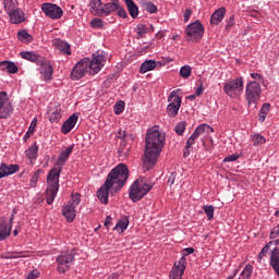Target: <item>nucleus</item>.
Masks as SVG:
<instances>
[{
	"label": "nucleus",
	"mask_w": 279,
	"mask_h": 279,
	"mask_svg": "<svg viewBox=\"0 0 279 279\" xmlns=\"http://www.w3.org/2000/svg\"><path fill=\"white\" fill-rule=\"evenodd\" d=\"M107 58L106 51L98 50L92 54V59H81L71 71V80L77 82V80H82L87 73H89V75H97V73L104 69Z\"/></svg>",
	"instance_id": "nucleus-1"
},
{
	"label": "nucleus",
	"mask_w": 279,
	"mask_h": 279,
	"mask_svg": "<svg viewBox=\"0 0 279 279\" xmlns=\"http://www.w3.org/2000/svg\"><path fill=\"white\" fill-rule=\"evenodd\" d=\"M165 147V135L156 128L148 129L145 137L144 165L151 169L158 162L160 153Z\"/></svg>",
	"instance_id": "nucleus-2"
},
{
	"label": "nucleus",
	"mask_w": 279,
	"mask_h": 279,
	"mask_svg": "<svg viewBox=\"0 0 279 279\" xmlns=\"http://www.w3.org/2000/svg\"><path fill=\"white\" fill-rule=\"evenodd\" d=\"M130 178V169L125 163H119L107 175L106 181L114 187V193H119L125 186Z\"/></svg>",
	"instance_id": "nucleus-3"
},
{
	"label": "nucleus",
	"mask_w": 279,
	"mask_h": 279,
	"mask_svg": "<svg viewBox=\"0 0 279 279\" xmlns=\"http://www.w3.org/2000/svg\"><path fill=\"white\" fill-rule=\"evenodd\" d=\"M75 256H77V248L75 247L61 251L56 258L58 274H65L69 271L75 263Z\"/></svg>",
	"instance_id": "nucleus-4"
},
{
	"label": "nucleus",
	"mask_w": 279,
	"mask_h": 279,
	"mask_svg": "<svg viewBox=\"0 0 279 279\" xmlns=\"http://www.w3.org/2000/svg\"><path fill=\"white\" fill-rule=\"evenodd\" d=\"M82 202V195L80 193H75L71 195V199L68 202L66 205L62 207V215L65 217L68 223H73L75 218L77 217V206Z\"/></svg>",
	"instance_id": "nucleus-5"
},
{
	"label": "nucleus",
	"mask_w": 279,
	"mask_h": 279,
	"mask_svg": "<svg viewBox=\"0 0 279 279\" xmlns=\"http://www.w3.org/2000/svg\"><path fill=\"white\" fill-rule=\"evenodd\" d=\"M154 189V184L151 183H143L140 184L138 180L134 181L133 184L130 186L129 190V197L133 204H136V202H141L149 191Z\"/></svg>",
	"instance_id": "nucleus-6"
},
{
	"label": "nucleus",
	"mask_w": 279,
	"mask_h": 279,
	"mask_svg": "<svg viewBox=\"0 0 279 279\" xmlns=\"http://www.w3.org/2000/svg\"><path fill=\"white\" fill-rule=\"evenodd\" d=\"M260 95H263V88L258 82H248L245 87V99L248 106L258 104L260 101Z\"/></svg>",
	"instance_id": "nucleus-7"
},
{
	"label": "nucleus",
	"mask_w": 279,
	"mask_h": 279,
	"mask_svg": "<svg viewBox=\"0 0 279 279\" xmlns=\"http://www.w3.org/2000/svg\"><path fill=\"white\" fill-rule=\"evenodd\" d=\"M243 76L233 78L223 84V93L228 95V97H236L239 93H243Z\"/></svg>",
	"instance_id": "nucleus-8"
},
{
	"label": "nucleus",
	"mask_w": 279,
	"mask_h": 279,
	"mask_svg": "<svg viewBox=\"0 0 279 279\" xmlns=\"http://www.w3.org/2000/svg\"><path fill=\"white\" fill-rule=\"evenodd\" d=\"M168 101L170 102L167 106L168 116L178 117V112H180V108L182 106V97L178 96V90H172L170 93Z\"/></svg>",
	"instance_id": "nucleus-9"
},
{
	"label": "nucleus",
	"mask_w": 279,
	"mask_h": 279,
	"mask_svg": "<svg viewBox=\"0 0 279 279\" xmlns=\"http://www.w3.org/2000/svg\"><path fill=\"white\" fill-rule=\"evenodd\" d=\"M8 101V92H0V119H8L12 117V112H14L12 102Z\"/></svg>",
	"instance_id": "nucleus-10"
},
{
	"label": "nucleus",
	"mask_w": 279,
	"mask_h": 279,
	"mask_svg": "<svg viewBox=\"0 0 279 279\" xmlns=\"http://www.w3.org/2000/svg\"><path fill=\"white\" fill-rule=\"evenodd\" d=\"M119 192H114V187L110 184V181H105V183L97 191V197L100 203L105 206L108 205V197L117 195Z\"/></svg>",
	"instance_id": "nucleus-11"
},
{
	"label": "nucleus",
	"mask_w": 279,
	"mask_h": 279,
	"mask_svg": "<svg viewBox=\"0 0 279 279\" xmlns=\"http://www.w3.org/2000/svg\"><path fill=\"white\" fill-rule=\"evenodd\" d=\"M41 10L46 16L52 20L62 19V8L58 7L57 4L46 2L41 5Z\"/></svg>",
	"instance_id": "nucleus-12"
},
{
	"label": "nucleus",
	"mask_w": 279,
	"mask_h": 279,
	"mask_svg": "<svg viewBox=\"0 0 279 279\" xmlns=\"http://www.w3.org/2000/svg\"><path fill=\"white\" fill-rule=\"evenodd\" d=\"M186 270V257L182 256L178 262H174L170 271V278L182 279L184 271Z\"/></svg>",
	"instance_id": "nucleus-13"
},
{
	"label": "nucleus",
	"mask_w": 279,
	"mask_h": 279,
	"mask_svg": "<svg viewBox=\"0 0 279 279\" xmlns=\"http://www.w3.org/2000/svg\"><path fill=\"white\" fill-rule=\"evenodd\" d=\"M62 173V167L57 166L49 170L47 175V186L60 187V174Z\"/></svg>",
	"instance_id": "nucleus-14"
},
{
	"label": "nucleus",
	"mask_w": 279,
	"mask_h": 279,
	"mask_svg": "<svg viewBox=\"0 0 279 279\" xmlns=\"http://www.w3.org/2000/svg\"><path fill=\"white\" fill-rule=\"evenodd\" d=\"M37 66H41L43 70L40 73L43 74L45 82H51V80H53V65L51 64V61L44 57L43 62Z\"/></svg>",
	"instance_id": "nucleus-15"
},
{
	"label": "nucleus",
	"mask_w": 279,
	"mask_h": 279,
	"mask_svg": "<svg viewBox=\"0 0 279 279\" xmlns=\"http://www.w3.org/2000/svg\"><path fill=\"white\" fill-rule=\"evenodd\" d=\"M21 166L19 165H8L2 162L0 165V180L3 178H8V175H14V173H19Z\"/></svg>",
	"instance_id": "nucleus-16"
},
{
	"label": "nucleus",
	"mask_w": 279,
	"mask_h": 279,
	"mask_svg": "<svg viewBox=\"0 0 279 279\" xmlns=\"http://www.w3.org/2000/svg\"><path fill=\"white\" fill-rule=\"evenodd\" d=\"M80 119L78 113H73L72 116L66 119L62 126H61V132L62 134H69L73 128H75V124L77 123V120Z\"/></svg>",
	"instance_id": "nucleus-17"
},
{
	"label": "nucleus",
	"mask_w": 279,
	"mask_h": 279,
	"mask_svg": "<svg viewBox=\"0 0 279 279\" xmlns=\"http://www.w3.org/2000/svg\"><path fill=\"white\" fill-rule=\"evenodd\" d=\"M52 43H53L54 49H58V51H60V53H62L63 56H71V53H72L71 44H69L60 38L53 39Z\"/></svg>",
	"instance_id": "nucleus-18"
},
{
	"label": "nucleus",
	"mask_w": 279,
	"mask_h": 279,
	"mask_svg": "<svg viewBox=\"0 0 279 279\" xmlns=\"http://www.w3.org/2000/svg\"><path fill=\"white\" fill-rule=\"evenodd\" d=\"M8 14H9V21L10 23H13V25L25 23V13L20 8L14 9Z\"/></svg>",
	"instance_id": "nucleus-19"
},
{
	"label": "nucleus",
	"mask_w": 279,
	"mask_h": 279,
	"mask_svg": "<svg viewBox=\"0 0 279 279\" xmlns=\"http://www.w3.org/2000/svg\"><path fill=\"white\" fill-rule=\"evenodd\" d=\"M74 147H75V145H71V146L66 147L65 149L61 150V153L57 159L56 167L62 168L66 165V160H69L70 156L73 154Z\"/></svg>",
	"instance_id": "nucleus-20"
},
{
	"label": "nucleus",
	"mask_w": 279,
	"mask_h": 279,
	"mask_svg": "<svg viewBox=\"0 0 279 279\" xmlns=\"http://www.w3.org/2000/svg\"><path fill=\"white\" fill-rule=\"evenodd\" d=\"M20 56L24 60H28V62H34L35 64H37V66L39 64H43V60L45 58L34 51H22V52H20Z\"/></svg>",
	"instance_id": "nucleus-21"
},
{
	"label": "nucleus",
	"mask_w": 279,
	"mask_h": 279,
	"mask_svg": "<svg viewBox=\"0 0 279 279\" xmlns=\"http://www.w3.org/2000/svg\"><path fill=\"white\" fill-rule=\"evenodd\" d=\"M186 34L187 36H204V26L196 21L187 26Z\"/></svg>",
	"instance_id": "nucleus-22"
},
{
	"label": "nucleus",
	"mask_w": 279,
	"mask_h": 279,
	"mask_svg": "<svg viewBox=\"0 0 279 279\" xmlns=\"http://www.w3.org/2000/svg\"><path fill=\"white\" fill-rule=\"evenodd\" d=\"M89 12L94 16H104V3L101 0H92L89 2Z\"/></svg>",
	"instance_id": "nucleus-23"
},
{
	"label": "nucleus",
	"mask_w": 279,
	"mask_h": 279,
	"mask_svg": "<svg viewBox=\"0 0 279 279\" xmlns=\"http://www.w3.org/2000/svg\"><path fill=\"white\" fill-rule=\"evenodd\" d=\"M59 191H60V187H58V186L47 185L46 202H47L48 206H51V204H53L56 197H58Z\"/></svg>",
	"instance_id": "nucleus-24"
},
{
	"label": "nucleus",
	"mask_w": 279,
	"mask_h": 279,
	"mask_svg": "<svg viewBox=\"0 0 279 279\" xmlns=\"http://www.w3.org/2000/svg\"><path fill=\"white\" fill-rule=\"evenodd\" d=\"M25 156L32 165L38 159V144L36 142L25 150Z\"/></svg>",
	"instance_id": "nucleus-25"
},
{
	"label": "nucleus",
	"mask_w": 279,
	"mask_h": 279,
	"mask_svg": "<svg viewBox=\"0 0 279 279\" xmlns=\"http://www.w3.org/2000/svg\"><path fill=\"white\" fill-rule=\"evenodd\" d=\"M0 69L2 71H7V73H10L11 75H15V73H19V65H16V63L12 61H1Z\"/></svg>",
	"instance_id": "nucleus-26"
},
{
	"label": "nucleus",
	"mask_w": 279,
	"mask_h": 279,
	"mask_svg": "<svg viewBox=\"0 0 279 279\" xmlns=\"http://www.w3.org/2000/svg\"><path fill=\"white\" fill-rule=\"evenodd\" d=\"M12 234L11 227H8V220L3 219L0 222V242L5 241V239H10V235Z\"/></svg>",
	"instance_id": "nucleus-27"
},
{
	"label": "nucleus",
	"mask_w": 279,
	"mask_h": 279,
	"mask_svg": "<svg viewBox=\"0 0 279 279\" xmlns=\"http://www.w3.org/2000/svg\"><path fill=\"white\" fill-rule=\"evenodd\" d=\"M226 16V8L216 10L210 17V25H219Z\"/></svg>",
	"instance_id": "nucleus-28"
},
{
	"label": "nucleus",
	"mask_w": 279,
	"mask_h": 279,
	"mask_svg": "<svg viewBox=\"0 0 279 279\" xmlns=\"http://www.w3.org/2000/svg\"><path fill=\"white\" fill-rule=\"evenodd\" d=\"M138 36H145L147 34H154V25L151 24H138L135 28Z\"/></svg>",
	"instance_id": "nucleus-29"
},
{
	"label": "nucleus",
	"mask_w": 279,
	"mask_h": 279,
	"mask_svg": "<svg viewBox=\"0 0 279 279\" xmlns=\"http://www.w3.org/2000/svg\"><path fill=\"white\" fill-rule=\"evenodd\" d=\"M270 110H271V104L264 102L262 105V108L258 111V121H259V123H265V120L267 119V114H269Z\"/></svg>",
	"instance_id": "nucleus-30"
},
{
	"label": "nucleus",
	"mask_w": 279,
	"mask_h": 279,
	"mask_svg": "<svg viewBox=\"0 0 279 279\" xmlns=\"http://www.w3.org/2000/svg\"><path fill=\"white\" fill-rule=\"evenodd\" d=\"M124 3L129 10L130 16L132 19H138V5L133 0H124Z\"/></svg>",
	"instance_id": "nucleus-31"
},
{
	"label": "nucleus",
	"mask_w": 279,
	"mask_h": 279,
	"mask_svg": "<svg viewBox=\"0 0 279 279\" xmlns=\"http://www.w3.org/2000/svg\"><path fill=\"white\" fill-rule=\"evenodd\" d=\"M156 69V60H146L140 66V73L145 74Z\"/></svg>",
	"instance_id": "nucleus-32"
},
{
	"label": "nucleus",
	"mask_w": 279,
	"mask_h": 279,
	"mask_svg": "<svg viewBox=\"0 0 279 279\" xmlns=\"http://www.w3.org/2000/svg\"><path fill=\"white\" fill-rule=\"evenodd\" d=\"M119 5L117 3L108 2L102 7V16H108L112 14V12H117L119 10Z\"/></svg>",
	"instance_id": "nucleus-33"
},
{
	"label": "nucleus",
	"mask_w": 279,
	"mask_h": 279,
	"mask_svg": "<svg viewBox=\"0 0 279 279\" xmlns=\"http://www.w3.org/2000/svg\"><path fill=\"white\" fill-rule=\"evenodd\" d=\"M3 8L7 14H10L19 8V1L16 0H3Z\"/></svg>",
	"instance_id": "nucleus-34"
},
{
	"label": "nucleus",
	"mask_w": 279,
	"mask_h": 279,
	"mask_svg": "<svg viewBox=\"0 0 279 279\" xmlns=\"http://www.w3.org/2000/svg\"><path fill=\"white\" fill-rule=\"evenodd\" d=\"M251 141L254 147H259V145H265L267 143V138H265L260 133L251 135Z\"/></svg>",
	"instance_id": "nucleus-35"
},
{
	"label": "nucleus",
	"mask_w": 279,
	"mask_h": 279,
	"mask_svg": "<svg viewBox=\"0 0 279 279\" xmlns=\"http://www.w3.org/2000/svg\"><path fill=\"white\" fill-rule=\"evenodd\" d=\"M60 119H62V109L60 108L52 109L49 116L50 123H58Z\"/></svg>",
	"instance_id": "nucleus-36"
},
{
	"label": "nucleus",
	"mask_w": 279,
	"mask_h": 279,
	"mask_svg": "<svg viewBox=\"0 0 279 279\" xmlns=\"http://www.w3.org/2000/svg\"><path fill=\"white\" fill-rule=\"evenodd\" d=\"M43 173H45V170L43 169H38L34 172V174L31 178L29 181V186L32 189H36L37 184H38V180H40V175H43Z\"/></svg>",
	"instance_id": "nucleus-37"
},
{
	"label": "nucleus",
	"mask_w": 279,
	"mask_h": 279,
	"mask_svg": "<svg viewBox=\"0 0 279 279\" xmlns=\"http://www.w3.org/2000/svg\"><path fill=\"white\" fill-rule=\"evenodd\" d=\"M252 274H254V266H252V264H247L240 274L239 279H251Z\"/></svg>",
	"instance_id": "nucleus-38"
},
{
	"label": "nucleus",
	"mask_w": 279,
	"mask_h": 279,
	"mask_svg": "<svg viewBox=\"0 0 279 279\" xmlns=\"http://www.w3.org/2000/svg\"><path fill=\"white\" fill-rule=\"evenodd\" d=\"M128 226H130V216H124L117 222L114 230L120 229V231L123 232L128 230Z\"/></svg>",
	"instance_id": "nucleus-39"
},
{
	"label": "nucleus",
	"mask_w": 279,
	"mask_h": 279,
	"mask_svg": "<svg viewBox=\"0 0 279 279\" xmlns=\"http://www.w3.org/2000/svg\"><path fill=\"white\" fill-rule=\"evenodd\" d=\"M142 8H144L146 12H149V14H156V12H158V7H156L151 1H142Z\"/></svg>",
	"instance_id": "nucleus-40"
},
{
	"label": "nucleus",
	"mask_w": 279,
	"mask_h": 279,
	"mask_svg": "<svg viewBox=\"0 0 279 279\" xmlns=\"http://www.w3.org/2000/svg\"><path fill=\"white\" fill-rule=\"evenodd\" d=\"M203 210L207 216L208 221H213L215 219V206L213 205H204Z\"/></svg>",
	"instance_id": "nucleus-41"
},
{
	"label": "nucleus",
	"mask_w": 279,
	"mask_h": 279,
	"mask_svg": "<svg viewBox=\"0 0 279 279\" xmlns=\"http://www.w3.org/2000/svg\"><path fill=\"white\" fill-rule=\"evenodd\" d=\"M195 131H196V134H198V136H202L204 132H215V129H213L208 124H201L195 129Z\"/></svg>",
	"instance_id": "nucleus-42"
},
{
	"label": "nucleus",
	"mask_w": 279,
	"mask_h": 279,
	"mask_svg": "<svg viewBox=\"0 0 279 279\" xmlns=\"http://www.w3.org/2000/svg\"><path fill=\"white\" fill-rule=\"evenodd\" d=\"M271 248V244H269V242L262 248V251L259 252L258 256H257V260L258 263H263V258H265V256H267V254H269V250Z\"/></svg>",
	"instance_id": "nucleus-43"
},
{
	"label": "nucleus",
	"mask_w": 279,
	"mask_h": 279,
	"mask_svg": "<svg viewBox=\"0 0 279 279\" xmlns=\"http://www.w3.org/2000/svg\"><path fill=\"white\" fill-rule=\"evenodd\" d=\"M12 254H19V255H9V256H2V258H5L7 260H14L16 258H27V251L22 252H13Z\"/></svg>",
	"instance_id": "nucleus-44"
},
{
	"label": "nucleus",
	"mask_w": 279,
	"mask_h": 279,
	"mask_svg": "<svg viewBox=\"0 0 279 279\" xmlns=\"http://www.w3.org/2000/svg\"><path fill=\"white\" fill-rule=\"evenodd\" d=\"M185 130H186V122L185 121H181L174 126V132L178 134V136H183Z\"/></svg>",
	"instance_id": "nucleus-45"
},
{
	"label": "nucleus",
	"mask_w": 279,
	"mask_h": 279,
	"mask_svg": "<svg viewBox=\"0 0 279 279\" xmlns=\"http://www.w3.org/2000/svg\"><path fill=\"white\" fill-rule=\"evenodd\" d=\"M123 110H125V101L119 100L113 106V112L114 114H121L123 113Z\"/></svg>",
	"instance_id": "nucleus-46"
},
{
	"label": "nucleus",
	"mask_w": 279,
	"mask_h": 279,
	"mask_svg": "<svg viewBox=\"0 0 279 279\" xmlns=\"http://www.w3.org/2000/svg\"><path fill=\"white\" fill-rule=\"evenodd\" d=\"M191 73H193V70L191 69V65H183L180 69V75L184 80H189V76L191 75Z\"/></svg>",
	"instance_id": "nucleus-47"
},
{
	"label": "nucleus",
	"mask_w": 279,
	"mask_h": 279,
	"mask_svg": "<svg viewBox=\"0 0 279 279\" xmlns=\"http://www.w3.org/2000/svg\"><path fill=\"white\" fill-rule=\"evenodd\" d=\"M278 236H279V225H277L276 227H274V228L270 230L269 239H270V240H274V239H278Z\"/></svg>",
	"instance_id": "nucleus-48"
},
{
	"label": "nucleus",
	"mask_w": 279,
	"mask_h": 279,
	"mask_svg": "<svg viewBox=\"0 0 279 279\" xmlns=\"http://www.w3.org/2000/svg\"><path fill=\"white\" fill-rule=\"evenodd\" d=\"M20 41H22L24 45H29L34 40L33 36H19L17 37Z\"/></svg>",
	"instance_id": "nucleus-49"
},
{
	"label": "nucleus",
	"mask_w": 279,
	"mask_h": 279,
	"mask_svg": "<svg viewBox=\"0 0 279 279\" xmlns=\"http://www.w3.org/2000/svg\"><path fill=\"white\" fill-rule=\"evenodd\" d=\"M39 276H40V271H38V269H34V270L28 272L26 279H36Z\"/></svg>",
	"instance_id": "nucleus-50"
},
{
	"label": "nucleus",
	"mask_w": 279,
	"mask_h": 279,
	"mask_svg": "<svg viewBox=\"0 0 279 279\" xmlns=\"http://www.w3.org/2000/svg\"><path fill=\"white\" fill-rule=\"evenodd\" d=\"M234 27V16H230L226 24L227 32H230Z\"/></svg>",
	"instance_id": "nucleus-51"
},
{
	"label": "nucleus",
	"mask_w": 279,
	"mask_h": 279,
	"mask_svg": "<svg viewBox=\"0 0 279 279\" xmlns=\"http://www.w3.org/2000/svg\"><path fill=\"white\" fill-rule=\"evenodd\" d=\"M175 177H177V173H175V172H171V173L169 174L167 183H168L170 186H173V184H175Z\"/></svg>",
	"instance_id": "nucleus-52"
},
{
	"label": "nucleus",
	"mask_w": 279,
	"mask_h": 279,
	"mask_svg": "<svg viewBox=\"0 0 279 279\" xmlns=\"http://www.w3.org/2000/svg\"><path fill=\"white\" fill-rule=\"evenodd\" d=\"M182 256H184V258H186V256H189V254H195V248L193 247H186L182 250Z\"/></svg>",
	"instance_id": "nucleus-53"
},
{
	"label": "nucleus",
	"mask_w": 279,
	"mask_h": 279,
	"mask_svg": "<svg viewBox=\"0 0 279 279\" xmlns=\"http://www.w3.org/2000/svg\"><path fill=\"white\" fill-rule=\"evenodd\" d=\"M239 155H229L223 159V162H236Z\"/></svg>",
	"instance_id": "nucleus-54"
},
{
	"label": "nucleus",
	"mask_w": 279,
	"mask_h": 279,
	"mask_svg": "<svg viewBox=\"0 0 279 279\" xmlns=\"http://www.w3.org/2000/svg\"><path fill=\"white\" fill-rule=\"evenodd\" d=\"M195 145V138L192 135L187 138L185 149H191Z\"/></svg>",
	"instance_id": "nucleus-55"
},
{
	"label": "nucleus",
	"mask_w": 279,
	"mask_h": 279,
	"mask_svg": "<svg viewBox=\"0 0 279 279\" xmlns=\"http://www.w3.org/2000/svg\"><path fill=\"white\" fill-rule=\"evenodd\" d=\"M251 77L252 80H255L251 82H263V76L256 72L251 73Z\"/></svg>",
	"instance_id": "nucleus-56"
},
{
	"label": "nucleus",
	"mask_w": 279,
	"mask_h": 279,
	"mask_svg": "<svg viewBox=\"0 0 279 279\" xmlns=\"http://www.w3.org/2000/svg\"><path fill=\"white\" fill-rule=\"evenodd\" d=\"M118 15L121 16V19H128V12H125V9L121 8V4H119Z\"/></svg>",
	"instance_id": "nucleus-57"
},
{
	"label": "nucleus",
	"mask_w": 279,
	"mask_h": 279,
	"mask_svg": "<svg viewBox=\"0 0 279 279\" xmlns=\"http://www.w3.org/2000/svg\"><path fill=\"white\" fill-rule=\"evenodd\" d=\"M118 138H121V141H125L128 138V132L123 130H119L117 134Z\"/></svg>",
	"instance_id": "nucleus-58"
},
{
	"label": "nucleus",
	"mask_w": 279,
	"mask_h": 279,
	"mask_svg": "<svg viewBox=\"0 0 279 279\" xmlns=\"http://www.w3.org/2000/svg\"><path fill=\"white\" fill-rule=\"evenodd\" d=\"M92 26L94 27H104V21L99 19H95L92 21Z\"/></svg>",
	"instance_id": "nucleus-59"
},
{
	"label": "nucleus",
	"mask_w": 279,
	"mask_h": 279,
	"mask_svg": "<svg viewBox=\"0 0 279 279\" xmlns=\"http://www.w3.org/2000/svg\"><path fill=\"white\" fill-rule=\"evenodd\" d=\"M201 95H204V83H201V85L195 90L196 97H201Z\"/></svg>",
	"instance_id": "nucleus-60"
},
{
	"label": "nucleus",
	"mask_w": 279,
	"mask_h": 279,
	"mask_svg": "<svg viewBox=\"0 0 279 279\" xmlns=\"http://www.w3.org/2000/svg\"><path fill=\"white\" fill-rule=\"evenodd\" d=\"M187 43H199V40H202V37L199 36H190L187 39Z\"/></svg>",
	"instance_id": "nucleus-61"
},
{
	"label": "nucleus",
	"mask_w": 279,
	"mask_h": 279,
	"mask_svg": "<svg viewBox=\"0 0 279 279\" xmlns=\"http://www.w3.org/2000/svg\"><path fill=\"white\" fill-rule=\"evenodd\" d=\"M191 14H192L191 9H186L184 12V20L189 21V19H191Z\"/></svg>",
	"instance_id": "nucleus-62"
},
{
	"label": "nucleus",
	"mask_w": 279,
	"mask_h": 279,
	"mask_svg": "<svg viewBox=\"0 0 279 279\" xmlns=\"http://www.w3.org/2000/svg\"><path fill=\"white\" fill-rule=\"evenodd\" d=\"M112 223V216H107L105 220V227L108 228Z\"/></svg>",
	"instance_id": "nucleus-63"
},
{
	"label": "nucleus",
	"mask_w": 279,
	"mask_h": 279,
	"mask_svg": "<svg viewBox=\"0 0 279 279\" xmlns=\"http://www.w3.org/2000/svg\"><path fill=\"white\" fill-rule=\"evenodd\" d=\"M17 36H31L29 33H27L26 29H22L17 33Z\"/></svg>",
	"instance_id": "nucleus-64"
}]
</instances>
